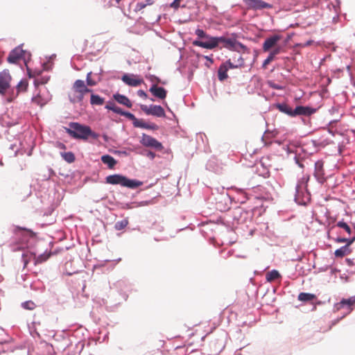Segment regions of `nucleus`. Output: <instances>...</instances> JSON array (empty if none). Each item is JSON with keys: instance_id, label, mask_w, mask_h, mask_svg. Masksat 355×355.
I'll return each mask as SVG.
<instances>
[{"instance_id": "35", "label": "nucleus", "mask_w": 355, "mask_h": 355, "mask_svg": "<svg viewBox=\"0 0 355 355\" xmlns=\"http://www.w3.org/2000/svg\"><path fill=\"white\" fill-rule=\"evenodd\" d=\"M336 226L343 229L349 235L352 234V229L344 221H339L337 223Z\"/></svg>"}, {"instance_id": "1", "label": "nucleus", "mask_w": 355, "mask_h": 355, "mask_svg": "<svg viewBox=\"0 0 355 355\" xmlns=\"http://www.w3.org/2000/svg\"><path fill=\"white\" fill-rule=\"evenodd\" d=\"M234 38H229L226 37H209L207 41L195 40L193 42L194 46H200L207 49H212L216 46L220 49L226 48L231 49Z\"/></svg>"}, {"instance_id": "15", "label": "nucleus", "mask_w": 355, "mask_h": 355, "mask_svg": "<svg viewBox=\"0 0 355 355\" xmlns=\"http://www.w3.org/2000/svg\"><path fill=\"white\" fill-rule=\"evenodd\" d=\"M133 125L135 128H139L147 130H157L159 127L154 123H148L143 119H139L136 118V120L133 123Z\"/></svg>"}, {"instance_id": "2", "label": "nucleus", "mask_w": 355, "mask_h": 355, "mask_svg": "<svg viewBox=\"0 0 355 355\" xmlns=\"http://www.w3.org/2000/svg\"><path fill=\"white\" fill-rule=\"evenodd\" d=\"M66 132L77 139L87 140L89 137L97 139L99 136L98 134L93 132L90 127L74 122L69 124V128H66Z\"/></svg>"}, {"instance_id": "3", "label": "nucleus", "mask_w": 355, "mask_h": 355, "mask_svg": "<svg viewBox=\"0 0 355 355\" xmlns=\"http://www.w3.org/2000/svg\"><path fill=\"white\" fill-rule=\"evenodd\" d=\"M92 92V90L87 87L83 80H77L74 82L71 92L69 95L70 101L73 103H80L85 95Z\"/></svg>"}, {"instance_id": "8", "label": "nucleus", "mask_w": 355, "mask_h": 355, "mask_svg": "<svg viewBox=\"0 0 355 355\" xmlns=\"http://www.w3.org/2000/svg\"><path fill=\"white\" fill-rule=\"evenodd\" d=\"M140 143L144 146L151 147L158 150H162L164 148L161 142H159L153 137L148 135L145 133L142 134Z\"/></svg>"}, {"instance_id": "51", "label": "nucleus", "mask_w": 355, "mask_h": 355, "mask_svg": "<svg viewBox=\"0 0 355 355\" xmlns=\"http://www.w3.org/2000/svg\"><path fill=\"white\" fill-rule=\"evenodd\" d=\"M297 24H295V25H294V24H292L291 25V27H295V25H297Z\"/></svg>"}, {"instance_id": "33", "label": "nucleus", "mask_w": 355, "mask_h": 355, "mask_svg": "<svg viewBox=\"0 0 355 355\" xmlns=\"http://www.w3.org/2000/svg\"><path fill=\"white\" fill-rule=\"evenodd\" d=\"M128 220L125 218L122 220L117 221L114 225V228L116 230H121L128 225Z\"/></svg>"}, {"instance_id": "14", "label": "nucleus", "mask_w": 355, "mask_h": 355, "mask_svg": "<svg viewBox=\"0 0 355 355\" xmlns=\"http://www.w3.org/2000/svg\"><path fill=\"white\" fill-rule=\"evenodd\" d=\"M281 36L279 35H274L266 39L263 44V50L266 52L270 49L275 47L277 43L281 40Z\"/></svg>"}, {"instance_id": "37", "label": "nucleus", "mask_w": 355, "mask_h": 355, "mask_svg": "<svg viewBox=\"0 0 355 355\" xmlns=\"http://www.w3.org/2000/svg\"><path fill=\"white\" fill-rule=\"evenodd\" d=\"M92 72H89L87 74V78H86V81H87V86H94L97 84V82H96L95 80H94L92 78Z\"/></svg>"}, {"instance_id": "38", "label": "nucleus", "mask_w": 355, "mask_h": 355, "mask_svg": "<svg viewBox=\"0 0 355 355\" xmlns=\"http://www.w3.org/2000/svg\"><path fill=\"white\" fill-rule=\"evenodd\" d=\"M121 115L124 116L126 118H128V119L131 120L132 121V123L136 120L135 116L133 114L128 112L122 111L121 113Z\"/></svg>"}, {"instance_id": "36", "label": "nucleus", "mask_w": 355, "mask_h": 355, "mask_svg": "<svg viewBox=\"0 0 355 355\" xmlns=\"http://www.w3.org/2000/svg\"><path fill=\"white\" fill-rule=\"evenodd\" d=\"M154 3V0H146L145 3L139 2L137 5V8L139 10L144 8L146 6H151Z\"/></svg>"}, {"instance_id": "23", "label": "nucleus", "mask_w": 355, "mask_h": 355, "mask_svg": "<svg viewBox=\"0 0 355 355\" xmlns=\"http://www.w3.org/2000/svg\"><path fill=\"white\" fill-rule=\"evenodd\" d=\"M352 250L349 249V246L344 245L339 249H337L334 252V254L336 257L343 258L345 255L350 254Z\"/></svg>"}, {"instance_id": "30", "label": "nucleus", "mask_w": 355, "mask_h": 355, "mask_svg": "<svg viewBox=\"0 0 355 355\" xmlns=\"http://www.w3.org/2000/svg\"><path fill=\"white\" fill-rule=\"evenodd\" d=\"M335 241L337 243H346L345 245L350 246L355 241V235L349 238L338 237Z\"/></svg>"}, {"instance_id": "41", "label": "nucleus", "mask_w": 355, "mask_h": 355, "mask_svg": "<svg viewBox=\"0 0 355 355\" xmlns=\"http://www.w3.org/2000/svg\"><path fill=\"white\" fill-rule=\"evenodd\" d=\"M275 58L269 53L268 58L263 62V68H266L267 65L269 64Z\"/></svg>"}, {"instance_id": "4", "label": "nucleus", "mask_w": 355, "mask_h": 355, "mask_svg": "<svg viewBox=\"0 0 355 355\" xmlns=\"http://www.w3.org/2000/svg\"><path fill=\"white\" fill-rule=\"evenodd\" d=\"M106 182L110 184H120L123 187H128L130 189H135L142 185L141 182L135 180L128 179L126 177L120 174L108 175L106 178Z\"/></svg>"}, {"instance_id": "43", "label": "nucleus", "mask_w": 355, "mask_h": 355, "mask_svg": "<svg viewBox=\"0 0 355 355\" xmlns=\"http://www.w3.org/2000/svg\"><path fill=\"white\" fill-rule=\"evenodd\" d=\"M48 78L46 79H44V78H42V80H39V79H35L34 80V85L37 87L38 85H43V84H45L47 83L48 81Z\"/></svg>"}, {"instance_id": "25", "label": "nucleus", "mask_w": 355, "mask_h": 355, "mask_svg": "<svg viewBox=\"0 0 355 355\" xmlns=\"http://www.w3.org/2000/svg\"><path fill=\"white\" fill-rule=\"evenodd\" d=\"M277 107L283 113H285L291 116H293V110L289 105L286 103L277 104Z\"/></svg>"}, {"instance_id": "13", "label": "nucleus", "mask_w": 355, "mask_h": 355, "mask_svg": "<svg viewBox=\"0 0 355 355\" xmlns=\"http://www.w3.org/2000/svg\"><path fill=\"white\" fill-rule=\"evenodd\" d=\"M24 54V51L21 47L17 46L15 49H13L9 54L7 60L9 63L15 64L19 60L23 58Z\"/></svg>"}, {"instance_id": "7", "label": "nucleus", "mask_w": 355, "mask_h": 355, "mask_svg": "<svg viewBox=\"0 0 355 355\" xmlns=\"http://www.w3.org/2000/svg\"><path fill=\"white\" fill-rule=\"evenodd\" d=\"M355 304V295L352 296L348 299H343L340 302L336 303L334 306V311L335 312L339 311L342 309L346 306L347 311V313L341 318H343L346 315L351 313L353 310L352 306Z\"/></svg>"}, {"instance_id": "10", "label": "nucleus", "mask_w": 355, "mask_h": 355, "mask_svg": "<svg viewBox=\"0 0 355 355\" xmlns=\"http://www.w3.org/2000/svg\"><path fill=\"white\" fill-rule=\"evenodd\" d=\"M11 76L8 71H3L0 73V94H5L7 89L10 88Z\"/></svg>"}, {"instance_id": "28", "label": "nucleus", "mask_w": 355, "mask_h": 355, "mask_svg": "<svg viewBox=\"0 0 355 355\" xmlns=\"http://www.w3.org/2000/svg\"><path fill=\"white\" fill-rule=\"evenodd\" d=\"M279 272L276 270H272L266 273V278L268 282H273L274 280L280 277Z\"/></svg>"}, {"instance_id": "32", "label": "nucleus", "mask_w": 355, "mask_h": 355, "mask_svg": "<svg viewBox=\"0 0 355 355\" xmlns=\"http://www.w3.org/2000/svg\"><path fill=\"white\" fill-rule=\"evenodd\" d=\"M28 87V82L26 80H21L17 85V95L21 92L26 91Z\"/></svg>"}, {"instance_id": "22", "label": "nucleus", "mask_w": 355, "mask_h": 355, "mask_svg": "<svg viewBox=\"0 0 355 355\" xmlns=\"http://www.w3.org/2000/svg\"><path fill=\"white\" fill-rule=\"evenodd\" d=\"M101 159L102 162L107 164L110 168H113L117 163L116 160L109 155H104Z\"/></svg>"}, {"instance_id": "11", "label": "nucleus", "mask_w": 355, "mask_h": 355, "mask_svg": "<svg viewBox=\"0 0 355 355\" xmlns=\"http://www.w3.org/2000/svg\"><path fill=\"white\" fill-rule=\"evenodd\" d=\"M245 4L251 9L258 10L263 8H271L272 5L262 0H243Z\"/></svg>"}, {"instance_id": "44", "label": "nucleus", "mask_w": 355, "mask_h": 355, "mask_svg": "<svg viewBox=\"0 0 355 355\" xmlns=\"http://www.w3.org/2000/svg\"><path fill=\"white\" fill-rule=\"evenodd\" d=\"M138 95L140 97L143 98H147L146 93L144 91H143V90H139L138 91Z\"/></svg>"}, {"instance_id": "12", "label": "nucleus", "mask_w": 355, "mask_h": 355, "mask_svg": "<svg viewBox=\"0 0 355 355\" xmlns=\"http://www.w3.org/2000/svg\"><path fill=\"white\" fill-rule=\"evenodd\" d=\"M323 166L324 163L322 160H318L315 163L314 176L320 184H323L326 180Z\"/></svg>"}, {"instance_id": "49", "label": "nucleus", "mask_w": 355, "mask_h": 355, "mask_svg": "<svg viewBox=\"0 0 355 355\" xmlns=\"http://www.w3.org/2000/svg\"><path fill=\"white\" fill-rule=\"evenodd\" d=\"M103 139H104V140H105V141H107V140H108V137H107V135H103Z\"/></svg>"}, {"instance_id": "31", "label": "nucleus", "mask_w": 355, "mask_h": 355, "mask_svg": "<svg viewBox=\"0 0 355 355\" xmlns=\"http://www.w3.org/2000/svg\"><path fill=\"white\" fill-rule=\"evenodd\" d=\"M105 108L109 110H112L114 113L119 114H121V112L123 111L121 107H117L113 102H108L107 104L105 105Z\"/></svg>"}, {"instance_id": "17", "label": "nucleus", "mask_w": 355, "mask_h": 355, "mask_svg": "<svg viewBox=\"0 0 355 355\" xmlns=\"http://www.w3.org/2000/svg\"><path fill=\"white\" fill-rule=\"evenodd\" d=\"M122 80L129 86L137 87L143 83L141 78H137L135 75H123Z\"/></svg>"}, {"instance_id": "45", "label": "nucleus", "mask_w": 355, "mask_h": 355, "mask_svg": "<svg viewBox=\"0 0 355 355\" xmlns=\"http://www.w3.org/2000/svg\"><path fill=\"white\" fill-rule=\"evenodd\" d=\"M30 305L33 306V303L32 302H26L24 304V307L27 309H33V307L32 306H30Z\"/></svg>"}, {"instance_id": "50", "label": "nucleus", "mask_w": 355, "mask_h": 355, "mask_svg": "<svg viewBox=\"0 0 355 355\" xmlns=\"http://www.w3.org/2000/svg\"><path fill=\"white\" fill-rule=\"evenodd\" d=\"M313 42L312 41H308L306 44H305V46H309Z\"/></svg>"}, {"instance_id": "27", "label": "nucleus", "mask_w": 355, "mask_h": 355, "mask_svg": "<svg viewBox=\"0 0 355 355\" xmlns=\"http://www.w3.org/2000/svg\"><path fill=\"white\" fill-rule=\"evenodd\" d=\"M230 50L243 53L248 51L247 47L243 44L237 42L236 39H234L233 45Z\"/></svg>"}, {"instance_id": "26", "label": "nucleus", "mask_w": 355, "mask_h": 355, "mask_svg": "<svg viewBox=\"0 0 355 355\" xmlns=\"http://www.w3.org/2000/svg\"><path fill=\"white\" fill-rule=\"evenodd\" d=\"M298 300L302 302H309L316 299V296L314 294L308 293H300L297 297Z\"/></svg>"}, {"instance_id": "21", "label": "nucleus", "mask_w": 355, "mask_h": 355, "mask_svg": "<svg viewBox=\"0 0 355 355\" xmlns=\"http://www.w3.org/2000/svg\"><path fill=\"white\" fill-rule=\"evenodd\" d=\"M114 98L120 104L125 105L126 107L130 108L132 107V103L129 100L128 97L124 95L116 94L114 95Z\"/></svg>"}, {"instance_id": "24", "label": "nucleus", "mask_w": 355, "mask_h": 355, "mask_svg": "<svg viewBox=\"0 0 355 355\" xmlns=\"http://www.w3.org/2000/svg\"><path fill=\"white\" fill-rule=\"evenodd\" d=\"M227 71L228 69L226 67V65H225L223 63L221 64L218 71V77L220 81H223L227 78Z\"/></svg>"}, {"instance_id": "16", "label": "nucleus", "mask_w": 355, "mask_h": 355, "mask_svg": "<svg viewBox=\"0 0 355 355\" xmlns=\"http://www.w3.org/2000/svg\"><path fill=\"white\" fill-rule=\"evenodd\" d=\"M14 233L17 237L22 236L24 241H27L28 237H33L35 235L32 230L19 226L15 227Z\"/></svg>"}, {"instance_id": "20", "label": "nucleus", "mask_w": 355, "mask_h": 355, "mask_svg": "<svg viewBox=\"0 0 355 355\" xmlns=\"http://www.w3.org/2000/svg\"><path fill=\"white\" fill-rule=\"evenodd\" d=\"M225 65H226V67L229 69H236L238 67H241L244 65V60L243 58L239 55L238 58L236 62L235 63L232 62L231 60H227L225 62L223 63Z\"/></svg>"}, {"instance_id": "39", "label": "nucleus", "mask_w": 355, "mask_h": 355, "mask_svg": "<svg viewBox=\"0 0 355 355\" xmlns=\"http://www.w3.org/2000/svg\"><path fill=\"white\" fill-rule=\"evenodd\" d=\"M274 49L270 52V54L273 56L274 58H275V56L277 55H278L279 53H280L281 51H282V47L281 46H275V47H273Z\"/></svg>"}, {"instance_id": "48", "label": "nucleus", "mask_w": 355, "mask_h": 355, "mask_svg": "<svg viewBox=\"0 0 355 355\" xmlns=\"http://www.w3.org/2000/svg\"><path fill=\"white\" fill-rule=\"evenodd\" d=\"M205 58L207 60L209 61V62H210V63H213V62H214V61H213V59H212L211 58L209 57V56H205Z\"/></svg>"}, {"instance_id": "47", "label": "nucleus", "mask_w": 355, "mask_h": 355, "mask_svg": "<svg viewBox=\"0 0 355 355\" xmlns=\"http://www.w3.org/2000/svg\"><path fill=\"white\" fill-rule=\"evenodd\" d=\"M295 160H296V163L298 164V166L300 168H303L304 167V165L299 161V159L297 157H295Z\"/></svg>"}, {"instance_id": "42", "label": "nucleus", "mask_w": 355, "mask_h": 355, "mask_svg": "<svg viewBox=\"0 0 355 355\" xmlns=\"http://www.w3.org/2000/svg\"><path fill=\"white\" fill-rule=\"evenodd\" d=\"M196 34L198 35V37L199 38H204V37L208 38V36L206 35V33H205V31L203 30L196 29Z\"/></svg>"}, {"instance_id": "5", "label": "nucleus", "mask_w": 355, "mask_h": 355, "mask_svg": "<svg viewBox=\"0 0 355 355\" xmlns=\"http://www.w3.org/2000/svg\"><path fill=\"white\" fill-rule=\"evenodd\" d=\"M51 253L44 252L42 254L36 257L35 254L31 252H27L24 253L22 255L24 266V268L26 267L31 259H34L35 265L42 263L44 261H46L51 257Z\"/></svg>"}, {"instance_id": "46", "label": "nucleus", "mask_w": 355, "mask_h": 355, "mask_svg": "<svg viewBox=\"0 0 355 355\" xmlns=\"http://www.w3.org/2000/svg\"><path fill=\"white\" fill-rule=\"evenodd\" d=\"M147 157L151 159H153L155 157V153L152 151H148L146 154Z\"/></svg>"}, {"instance_id": "34", "label": "nucleus", "mask_w": 355, "mask_h": 355, "mask_svg": "<svg viewBox=\"0 0 355 355\" xmlns=\"http://www.w3.org/2000/svg\"><path fill=\"white\" fill-rule=\"evenodd\" d=\"M62 157L68 163H72L75 161V155L71 152L62 153Z\"/></svg>"}, {"instance_id": "40", "label": "nucleus", "mask_w": 355, "mask_h": 355, "mask_svg": "<svg viewBox=\"0 0 355 355\" xmlns=\"http://www.w3.org/2000/svg\"><path fill=\"white\" fill-rule=\"evenodd\" d=\"M182 0H174L173 2H172L169 6L174 10H178L180 7V3Z\"/></svg>"}, {"instance_id": "18", "label": "nucleus", "mask_w": 355, "mask_h": 355, "mask_svg": "<svg viewBox=\"0 0 355 355\" xmlns=\"http://www.w3.org/2000/svg\"><path fill=\"white\" fill-rule=\"evenodd\" d=\"M149 92L155 97L159 99H164L166 97L167 92L162 87H158L157 85H153L149 89Z\"/></svg>"}, {"instance_id": "6", "label": "nucleus", "mask_w": 355, "mask_h": 355, "mask_svg": "<svg viewBox=\"0 0 355 355\" xmlns=\"http://www.w3.org/2000/svg\"><path fill=\"white\" fill-rule=\"evenodd\" d=\"M141 110L147 115H153L157 117H165V112L164 108L160 105H141Z\"/></svg>"}, {"instance_id": "19", "label": "nucleus", "mask_w": 355, "mask_h": 355, "mask_svg": "<svg viewBox=\"0 0 355 355\" xmlns=\"http://www.w3.org/2000/svg\"><path fill=\"white\" fill-rule=\"evenodd\" d=\"M314 112V110L309 107L305 106H297L293 110V116L297 115H304V116H309Z\"/></svg>"}, {"instance_id": "9", "label": "nucleus", "mask_w": 355, "mask_h": 355, "mask_svg": "<svg viewBox=\"0 0 355 355\" xmlns=\"http://www.w3.org/2000/svg\"><path fill=\"white\" fill-rule=\"evenodd\" d=\"M51 99L49 94L47 92L46 88L44 90L40 89L38 94L33 97L32 102L37 105L42 107L45 105Z\"/></svg>"}, {"instance_id": "52", "label": "nucleus", "mask_w": 355, "mask_h": 355, "mask_svg": "<svg viewBox=\"0 0 355 355\" xmlns=\"http://www.w3.org/2000/svg\"><path fill=\"white\" fill-rule=\"evenodd\" d=\"M121 0H116V3H119Z\"/></svg>"}, {"instance_id": "29", "label": "nucleus", "mask_w": 355, "mask_h": 355, "mask_svg": "<svg viewBox=\"0 0 355 355\" xmlns=\"http://www.w3.org/2000/svg\"><path fill=\"white\" fill-rule=\"evenodd\" d=\"M90 103L92 105H102L104 103V98L98 95L92 94L91 95Z\"/></svg>"}]
</instances>
